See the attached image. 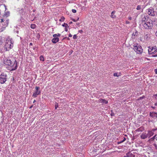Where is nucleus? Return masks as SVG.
Segmentation results:
<instances>
[{
    "instance_id": "f704fd0d",
    "label": "nucleus",
    "mask_w": 157,
    "mask_h": 157,
    "mask_svg": "<svg viewBox=\"0 0 157 157\" xmlns=\"http://www.w3.org/2000/svg\"><path fill=\"white\" fill-rule=\"evenodd\" d=\"M156 135H155L153 137L151 138V140H153L155 139V138L156 137Z\"/></svg>"
},
{
    "instance_id": "c9c22d12",
    "label": "nucleus",
    "mask_w": 157,
    "mask_h": 157,
    "mask_svg": "<svg viewBox=\"0 0 157 157\" xmlns=\"http://www.w3.org/2000/svg\"><path fill=\"white\" fill-rule=\"evenodd\" d=\"M1 22L2 23V25H3V22H4V21H5V20L4 19L2 18V19H1Z\"/></svg>"
},
{
    "instance_id": "412c9836",
    "label": "nucleus",
    "mask_w": 157,
    "mask_h": 157,
    "mask_svg": "<svg viewBox=\"0 0 157 157\" xmlns=\"http://www.w3.org/2000/svg\"><path fill=\"white\" fill-rule=\"evenodd\" d=\"M151 36L150 34H146L144 36V38L146 39H149L150 38Z\"/></svg>"
},
{
    "instance_id": "0e129e2a",
    "label": "nucleus",
    "mask_w": 157,
    "mask_h": 157,
    "mask_svg": "<svg viewBox=\"0 0 157 157\" xmlns=\"http://www.w3.org/2000/svg\"><path fill=\"white\" fill-rule=\"evenodd\" d=\"M33 107V105H31L30 107H29V108L30 109H31L32 107Z\"/></svg>"
},
{
    "instance_id": "a211bd4d",
    "label": "nucleus",
    "mask_w": 157,
    "mask_h": 157,
    "mask_svg": "<svg viewBox=\"0 0 157 157\" xmlns=\"http://www.w3.org/2000/svg\"><path fill=\"white\" fill-rule=\"evenodd\" d=\"M144 130V128L143 127H141L140 128H138L136 130L137 132H142Z\"/></svg>"
},
{
    "instance_id": "603ef678",
    "label": "nucleus",
    "mask_w": 157,
    "mask_h": 157,
    "mask_svg": "<svg viewBox=\"0 0 157 157\" xmlns=\"http://www.w3.org/2000/svg\"><path fill=\"white\" fill-rule=\"evenodd\" d=\"M73 52V50H71L69 52V53H70V54H72Z\"/></svg>"
},
{
    "instance_id": "c85d7f7f",
    "label": "nucleus",
    "mask_w": 157,
    "mask_h": 157,
    "mask_svg": "<svg viewBox=\"0 0 157 157\" xmlns=\"http://www.w3.org/2000/svg\"><path fill=\"white\" fill-rule=\"evenodd\" d=\"M111 113L110 114V115L112 117L114 116L115 115L114 113L113 112V110H111Z\"/></svg>"
},
{
    "instance_id": "e433bc0d",
    "label": "nucleus",
    "mask_w": 157,
    "mask_h": 157,
    "mask_svg": "<svg viewBox=\"0 0 157 157\" xmlns=\"http://www.w3.org/2000/svg\"><path fill=\"white\" fill-rule=\"evenodd\" d=\"M77 37L78 36H77L75 34L73 36V38L74 39H76L77 38Z\"/></svg>"
},
{
    "instance_id": "7c9ffc66",
    "label": "nucleus",
    "mask_w": 157,
    "mask_h": 157,
    "mask_svg": "<svg viewBox=\"0 0 157 157\" xmlns=\"http://www.w3.org/2000/svg\"><path fill=\"white\" fill-rule=\"evenodd\" d=\"M62 26L63 27H65L66 26H67V28L68 27V26L67 24L64 23L62 25Z\"/></svg>"
},
{
    "instance_id": "4c0bfd02",
    "label": "nucleus",
    "mask_w": 157,
    "mask_h": 157,
    "mask_svg": "<svg viewBox=\"0 0 157 157\" xmlns=\"http://www.w3.org/2000/svg\"><path fill=\"white\" fill-rule=\"evenodd\" d=\"M58 107V103H56V104H55V109H56Z\"/></svg>"
},
{
    "instance_id": "f3484780",
    "label": "nucleus",
    "mask_w": 157,
    "mask_h": 157,
    "mask_svg": "<svg viewBox=\"0 0 157 157\" xmlns=\"http://www.w3.org/2000/svg\"><path fill=\"white\" fill-rule=\"evenodd\" d=\"M25 9H22L21 10H19V13L20 14L22 15H23L25 14Z\"/></svg>"
},
{
    "instance_id": "ddd939ff",
    "label": "nucleus",
    "mask_w": 157,
    "mask_h": 157,
    "mask_svg": "<svg viewBox=\"0 0 157 157\" xmlns=\"http://www.w3.org/2000/svg\"><path fill=\"white\" fill-rule=\"evenodd\" d=\"M154 133L152 131H149L148 132V133L147 134V135H148V137L149 138L151 136H152L154 135Z\"/></svg>"
},
{
    "instance_id": "de8ad7c7",
    "label": "nucleus",
    "mask_w": 157,
    "mask_h": 157,
    "mask_svg": "<svg viewBox=\"0 0 157 157\" xmlns=\"http://www.w3.org/2000/svg\"><path fill=\"white\" fill-rule=\"evenodd\" d=\"M124 142V141H123V140H121V141H120V142H118L117 143V144H121V143H122L123 142Z\"/></svg>"
},
{
    "instance_id": "a18cd8bd",
    "label": "nucleus",
    "mask_w": 157,
    "mask_h": 157,
    "mask_svg": "<svg viewBox=\"0 0 157 157\" xmlns=\"http://www.w3.org/2000/svg\"><path fill=\"white\" fill-rule=\"evenodd\" d=\"M67 26H66L65 27V31L66 32H67L68 31V29H67Z\"/></svg>"
},
{
    "instance_id": "dca6fc26",
    "label": "nucleus",
    "mask_w": 157,
    "mask_h": 157,
    "mask_svg": "<svg viewBox=\"0 0 157 157\" xmlns=\"http://www.w3.org/2000/svg\"><path fill=\"white\" fill-rule=\"evenodd\" d=\"M149 49L148 50V53L149 55H152V54H151V53H152V51L153 50V48L149 47Z\"/></svg>"
},
{
    "instance_id": "cd10ccee",
    "label": "nucleus",
    "mask_w": 157,
    "mask_h": 157,
    "mask_svg": "<svg viewBox=\"0 0 157 157\" xmlns=\"http://www.w3.org/2000/svg\"><path fill=\"white\" fill-rule=\"evenodd\" d=\"M65 17L63 16H62L60 19L59 20L60 21H63L65 20Z\"/></svg>"
},
{
    "instance_id": "6e6d98bb",
    "label": "nucleus",
    "mask_w": 157,
    "mask_h": 157,
    "mask_svg": "<svg viewBox=\"0 0 157 157\" xmlns=\"http://www.w3.org/2000/svg\"><path fill=\"white\" fill-rule=\"evenodd\" d=\"M132 19V18L131 17H128V19L129 20H131Z\"/></svg>"
},
{
    "instance_id": "ea45409f",
    "label": "nucleus",
    "mask_w": 157,
    "mask_h": 157,
    "mask_svg": "<svg viewBox=\"0 0 157 157\" xmlns=\"http://www.w3.org/2000/svg\"><path fill=\"white\" fill-rule=\"evenodd\" d=\"M72 11L73 13H75L77 11H76V10H75V9H72Z\"/></svg>"
},
{
    "instance_id": "864d4df0",
    "label": "nucleus",
    "mask_w": 157,
    "mask_h": 157,
    "mask_svg": "<svg viewBox=\"0 0 157 157\" xmlns=\"http://www.w3.org/2000/svg\"><path fill=\"white\" fill-rule=\"evenodd\" d=\"M155 74H157V69H155Z\"/></svg>"
},
{
    "instance_id": "13d9d810",
    "label": "nucleus",
    "mask_w": 157,
    "mask_h": 157,
    "mask_svg": "<svg viewBox=\"0 0 157 157\" xmlns=\"http://www.w3.org/2000/svg\"><path fill=\"white\" fill-rule=\"evenodd\" d=\"M72 23H73V22L72 21H70L69 23V24L71 25V24Z\"/></svg>"
},
{
    "instance_id": "f257e3e1",
    "label": "nucleus",
    "mask_w": 157,
    "mask_h": 157,
    "mask_svg": "<svg viewBox=\"0 0 157 157\" xmlns=\"http://www.w3.org/2000/svg\"><path fill=\"white\" fill-rule=\"evenodd\" d=\"M13 47V45L11 40H6L4 50L6 51H9Z\"/></svg>"
},
{
    "instance_id": "9d476101",
    "label": "nucleus",
    "mask_w": 157,
    "mask_h": 157,
    "mask_svg": "<svg viewBox=\"0 0 157 157\" xmlns=\"http://www.w3.org/2000/svg\"><path fill=\"white\" fill-rule=\"evenodd\" d=\"M98 101L99 102L104 103L105 104H106L108 103V101L105 99H102L101 98L99 99Z\"/></svg>"
},
{
    "instance_id": "e2e57ef3",
    "label": "nucleus",
    "mask_w": 157,
    "mask_h": 157,
    "mask_svg": "<svg viewBox=\"0 0 157 157\" xmlns=\"http://www.w3.org/2000/svg\"><path fill=\"white\" fill-rule=\"evenodd\" d=\"M144 98V97L143 96L142 97H140V99H143Z\"/></svg>"
},
{
    "instance_id": "bf43d9fd",
    "label": "nucleus",
    "mask_w": 157,
    "mask_h": 157,
    "mask_svg": "<svg viewBox=\"0 0 157 157\" xmlns=\"http://www.w3.org/2000/svg\"><path fill=\"white\" fill-rule=\"evenodd\" d=\"M126 140V139L125 137H124V139L123 140V141H124Z\"/></svg>"
},
{
    "instance_id": "20e7f679",
    "label": "nucleus",
    "mask_w": 157,
    "mask_h": 157,
    "mask_svg": "<svg viewBox=\"0 0 157 157\" xmlns=\"http://www.w3.org/2000/svg\"><path fill=\"white\" fill-rule=\"evenodd\" d=\"M146 11L148 14L151 17H154L156 14V10L155 11L154 9L152 7H151L148 9H147Z\"/></svg>"
},
{
    "instance_id": "a878e982",
    "label": "nucleus",
    "mask_w": 157,
    "mask_h": 157,
    "mask_svg": "<svg viewBox=\"0 0 157 157\" xmlns=\"http://www.w3.org/2000/svg\"><path fill=\"white\" fill-rule=\"evenodd\" d=\"M35 35L36 36V38L38 39H39V38H40V34L39 33H35Z\"/></svg>"
},
{
    "instance_id": "bb28decb",
    "label": "nucleus",
    "mask_w": 157,
    "mask_h": 157,
    "mask_svg": "<svg viewBox=\"0 0 157 157\" xmlns=\"http://www.w3.org/2000/svg\"><path fill=\"white\" fill-rule=\"evenodd\" d=\"M40 61H44V58L43 56L41 55L40 57Z\"/></svg>"
},
{
    "instance_id": "0eeeda50",
    "label": "nucleus",
    "mask_w": 157,
    "mask_h": 157,
    "mask_svg": "<svg viewBox=\"0 0 157 157\" xmlns=\"http://www.w3.org/2000/svg\"><path fill=\"white\" fill-rule=\"evenodd\" d=\"M35 89L36 90L33 93L32 96L34 98H36L38 95H40L41 92L39 87L36 86L35 87Z\"/></svg>"
},
{
    "instance_id": "69168bd1",
    "label": "nucleus",
    "mask_w": 157,
    "mask_h": 157,
    "mask_svg": "<svg viewBox=\"0 0 157 157\" xmlns=\"http://www.w3.org/2000/svg\"><path fill=\"white\" fill-rule=\"evenodd\" d=\"M79 20V17H78L77 18V19L76 20V21H78Z\"/></svg>"
},
{
    "instance_id": "2eb2a0df",
    "label": "nucleus",
    "mask_w": 157,
    "mask_h": 157,
    "mask_svg": "<svg viewBox=\"0 0 157 157\" xmlns=\"http://www.w3.org/2000/svg\"><path fill=\"white\" fill-rule=\"evenodd\" d=\"M115 13V11H113L111 13V15L110 17L111 18H114L116 17V16L115 15H114V13Z\"/></svg>"
},
{
    "instance_id": "a19ab883",
    "label": "nucleus",
    "mask_w": 157,
    "mask_h": 157,
    "mask_svg": "<svg viewBox=\"0 0 157 157\" xmlns=\"http://www.w3.org/2000/svg\"><path fill=\"white\" fill-rule=\"evenodd\" d=\"M151 56L153 57H156L157 56V53L156 54H153L151 55Z\"/></svg>"
},
{
    "instance_id": "37998d69",
    "label": "nucleus",
    "mask_w": 157,
    "mask_h": 157,
    "mask_svg": "<svg viewBox=\"0 0 157 157\" xmlns=\"http://www.w3.org/2000/svg\"><path fill=\"white\" fill-rule=\"evenodd\" d=\"M154 96L155 97V99L157 100V94L154 95Z\"/></svg>"
},
{
    "instance_id": "3c124183",
    "label": "nucleus",
    "mask_w": 157,
    "mask_h": 157,
    "mask_svg": "<svg viewBox=\"0 0 157 157\" xmlns=\"http://www.w3.org/2000/svg\"><path fill=\"white\" fill-rule=\"evenodd\" d=\"M125 23L126 24H129L130 23V22L129 21H125Z\"/></svg>"
},
{
    "instance_id": "72a5a7b5",
    "label": "nucleus",
    "mask_w": 157,
    "mask_h": 157,
    "mask_svg": "<svg viewBox=\"0 0 157 157\" xmlns=\"http://www.w3.org/2000/svg\"><path fill=\"white\" fill-rule=\"evenodd\" d=\"M113 76L115 77L116 76L117 77H119L120 76V75H117V73H114L113 74Z\"/></svg>"
},
{
    "instance_id": "052dcab7",
    "label": "nucleus",
    "mask_w": 157,
    "mask_h": 157,
    "mask_svg": "<svg viewBox=\"0 0 157 157\" xmlns=\"http://www.w3.org/2000/svg\"><path fill=\"white\" fill-rule=\"evenodd\" d=\"M7 40L8 39H12V38H10V37H8L6 39Z\"/></svg>"
},
{
    "instance_id": "6ab92c4d",
    "label": "nucleus",
    "mask_w": 157,
    "mask_h": 157,
    "mask_svg": "<svg viewBox=\"0 0 157 157\" xmlns=\"http://www.w3.org/2000/svg\"><path fill=\"white\" fill-rule=\"evenodd\" d=\"M142 25H143V24H144V23H145V22L147 21V19L146 18V17H145L144 16L142 18Z\"/></svg>"
},
{
    "instance_id": "09e8293b",
    "label": "nucleus",
    "mask_w": 157,
    "mask_h": 157,
    "mask_svg": "<svg viewBox=\"0 0 157 157\" xmlns=\"http://www.w3.org/2000/svg\"><path fill=\"white\" fill-rule=\"evenodd\" d=\"M17 36L18 37L17 38V39H21V37L20 36H19L18 35H17Z\"/></svg>"
},
{
    "instance_id": "c03bdc74",
    "label": "nucleus",
    "mask_w": 157,
    "mask_h": 157,
    "mask_svg": "<svg viewBox=\"0 0 157 157\" xmlns=\"http://www.w3.org/2000/svg\"><path fill=\"white\" fill-rule=\"evenodd\" d=\"M154 22L155 24L156 25H157V20L154 21Z\"/></svg>"
},
{
    "instance_id": "8fccbe9b",
    "label": "nucleus",
    "mask_w": 157,
    "mask_h": 157,
    "mask_svg": "<svg viewBox=\"0 0 157 157\" xmlns=\"http://www.w3.org/2000/svg\"><path fill=\"white\" fill-rule=\"evenodd\" d=\"M71 20L73 21L74 22H76V20H75V19H73V18H71Z\"/></svg>"
},
{
    "instance_id": "5fc2aeb1",
    "label": "nucleus",
    "mask_w": 157,
    "mask_h": 157,
    "mask_svg": "<svg viewBox=\"0 0 157 157\" xmlns=\"http://www.w3.org/2000/svg\"><path fill=\"white\" fill-rule=\"evenodd\" d=\"M60 34H59V33H58L57 34V37H59V36H60Z\"/></svg>"
},
{
    "instance_id": "f03ea898",
    "label": "nucleus",
    "mask_w": 157,
    "mask_h": 157,
    "mask_svg": "<svg viewBox=\"0 0 157 157\" xmlns=\"http://www.w3.org/2000/svg\"><path fill=\"white\" fill-rule=\"evenodd\" d=\"M134 50L137 53L140 54L143 51L142 47L138 44H135L133 45Z\"/></svg>"
},
{
    "instance_id": "4468645a",
    "label": "nucleus",
    "mask_w": 157,
    "mask_h": 157,
    "mask_svg": "<svg viewBox=\"0 0 157 157\" xmlns=\"http://www.w3.org/2000/svg\"><path fill=\"white\" fill-rule=\"evenodd\" d=\"M10 12L9 11L5 12L4 14V16L6 17H8L10 16Z\"/></svg>"
},
{
    "instance_id": "338daca9",
    "label": "nucleus",
    "mask_w": 157,
    "mask_h": 157,
    "mask_svg": "<svg viewBox=\"0 0 157 157\" xmlns=\"http://www.w3.org/2000/svg\"><path fill=\"white\" fill-rule=\"evenodd\" d=\"M155 34L156 36H157V31H156L155 33Z\"/></svg>"
},
{
    "instance_id": "c756f323",
    "label": "nucleus",
    "mask_w": 157,
    "mask_h": 157,
    "mask_svg": "<svg viewBox=\"0 0 157 157\" xmlns=\"http://www.w3.org/2000/svg\"><path fill=\"white\" fill-rule=\"evenodd\" d=\"M59 40H52V41L53 43H56Z\"/></svg>"
},
{
    "instance_id": "f8f14e48",
    "label": "nucleus",
    "mask_w": 157,
    "mask_h": 157,
    "mask_svg": "<svg viewBox=\"0 0 157 157\" xmlns=\"http://www.w3.org/2000/svg\"><path fill=\"white\" fill-rule=\"evenodd\" d=\"M147 137H148V135H147V134L146 133H144V132L142 133L140 136V138L141 139H145L147 138Z\"/></svg>"
},
{
    "instance_id": "b1692460",
    "label": "nucleus",
    "mask_w": 157,
    "mask_h": 157,
    "mask_svg": "<svg viewBox=\"0 0 157 157\" xmlns=\"http://www.w3.org/2000/svg\"><path fill=\"white\" fill-rule=\"evenodd\" d=\"M36 27V25L35 24H32L30 25V28L32 29H34Z\"/></svg>"
},
{
    "instance_id": "473e14b6",
    "label": "nucleus",
    "mask_w": 157,
    "mask_h": 157,
    "mask_svg": "<svg viewBox=\"0 0 157 157\" xmlns=\"http://www.w3.org/2000/svg\"><path fill=\"white\" fill-rule=\"evenodd\" d=\"M141 9V6L140 5H138L136 9L137 10H140Z\"/></svg>"
},
{
    "instance_id": "39448f33",
    "label": "nucleus",
    "mask_w": 157,
    "mask_h": 157,
    "mask_svg": "<svg viewBox=\"0 0 157 157\" xmlns=\"http://www.w3.org/2000/svg\"><path fill=\"white\" fill-rule=\"evenodd\" d=\"M13 62H14L13 63L12 61L11 63V64L9 66L10 67V71H13L16 70L17 67V62L16 60L15 59L14 61H13Z\"/></svg>"
},
{
    "instance_id": "aec40b11",
    "label": "nucleus",
    "mask_w": 157,
    "mask_h": 157,
    "mask_svg": "<svg viewBox=\"0 0 157 157\" xmlns=\"http://www.w3.org/2000/svg\"><path fill=\"white\" fill-rule=\"evenodd\" d=\"M144 17H146V18L147 19V21H152L150 19V18L148 16H145Z\"/></svg>"
},
{
    "instance_id": "4d7b16f0",
    "label": "nucleus",
    "mask_w": 157,
    "mask_h": 157,
    "mask_svg": "<svg viewBox=\"0 0 157 157\" xmlns=\"http://www.w3.org/2000/svg\"><path fill=\"white\" fill-rule=\"evenodd\" d=\"M72 36V35L70 33L69 34V37H71Z\"/></svg>"
},
{
    "instance_id": "423d86ee",
    "label": "nucleus",
    "mask_w": 157,
    "mask_h": 157,
    "mask_svg": "<svg viewBox=\"0 0 157 157\" xmlns=\"http://www.w3.org/2000/svg\"><path fill=\"white\" fill-rule=\"evenodd\" d=\"M6 74L2 73L0 75V83L1 84L4 83L6 81Z\"/></svg>"
},
{
    "instance_id": "1a4fd4ad",
    "label": "nucleus",
    "mask_w": 157,
    "mask_h": 157,
    "mask_svg": "<svg viewBox=\"0 0 157 157\" xmlns=\"http://www.w3.org/2000/svg\"><path fill=\"white\" fill-rule=\"evenodd\" d=\"M12 61H11L10 59H6L4 60V63L8 66L11 64V63Z\"/></svg>"
},
{
    "instance_id": "4be33fe9",
    "label": "nucleus",
    "mask_w": 157,
    "mask_h": 157,
    "mask_svg": "<svg viewBox=\"0 0 157 157\" xmlns=\"http://www.w3.org/2000/svg\"><path fill=\"white\" fill-rule=\"evenodd\" d=\"M54 38H53L52 39H59V38L57 37V34H54L53 35Z\"/></svg>"
},
{
    "instance_id": "49530a36",
    "label": "nucleus",
    "mask_w": 157,
    "mask_h": 157,
    "mask_svg": "<svg viewBox=\"0 0 157 157\" xmlns=\"http://www.w3.org/2000/svg\"><path fill=\"white\" fill-rule=\"evenodd\" d=\"M83 30H80L78 31V32L80 33H82L83 32Z\"/></svg>"
},
{
    "instance_id": "7ed1b4c3",
    "label": "nucleus",
    "mask_w": 157,
    "mask_h": 157,
    "mask_svg": "<svg viewBox=\"0 0 157 157\" xmlns=\"http://www.w3.org/2000/svg\"><path fill=\"white\" fill-rule=\"evenodd\" d=\"M146 29H151L153 27L152 21H147L142 25Z\"/></svg>"
},
{
    "instance_id": "2f4dec72",
    "label": "nucleus",
    "mask_w": 157,
    "mask_h": 157,
    "mask_svg": "<svg viewBox=\"0 0 157 157\" xmlns=\"http://www.w3.org/2000/svg\"><path fill=\"white\" fill-rule=\"evenodd\" d=\"M130 153L129 152H128V153H126V155L124 156V157H129L130 156L129 155L130 154Z\"/></svg>"
},
{
    "instance_id": "5701e85b",
    "label": "nucleus",
    "mask_w": 157,
    "mask_h": 157,
    "mask_svg": "<svg viewBox=\"0 0 157 157\" xmlns=\"http://www.w3.org/2000/svg\"><path fill=\"white\" fill-rule=\"evenodd\" d=\"M154 50H155V51H154L153 52H152V53H151V54H152V55L155 53L157 52V48L156 46L155 47V48H154Z\"/></svg>"
},
{
    "instance_id": "6e6552de",
    "label": "nucleus",
    "mask_w": 157,
    "mask_h": 157,
    "mask_svg": "<svg viewBox=\"0 0 157 157\" xmlns=\"http://www.w3.org/2000/svg\"><path fill=\"white\" fill-rule=\"evenodd\" d=\"M139 33L136 30H135V33H133L132 34V39H137L138 38Z\"/></svg>"
},
{
    "instance_id": "58836bf2",
    "label": "nucleus",
    "mask_w": 157,
    "mask_h": 157,
    "mask_svg": "<svg viewBox=\"0 0 157 157\" xmlns=\"http://www.w3.org/2000/svg\"><path fill=\"white\" fill-rule=\"evenodd\" d=\"M153 145L155 147L156 149L157 150V145L156 144H154Z\"/></svg>"
},
{
    "instance_id": "680f3d73",
    "label": "nucleus",
    "mask_w": 157,
    "mask_h": 157,
    "mask_svg": "<svg viewBox=\"0 0 157 157\" xmlns=\"http://www.w3.org/2000/svg\"><path fill=\"white\" fill-rule=\"evenodd\" d=\"M156 15H157V8L156 9Z\"/></svg>"
},
{
    "instance_id": "393cba45",
    "label": "nucleus",
    "mask_w": 157,
    "mask_h": 157,
    "mask_svg": "<svg viewBox=\"0 0 157 157\" xmlns=\"http://www.w3.org/2000/svg\"><path fill=\"white\" fill-rule=\"evenodd\" d=\"M9 19H7L6 21V23L5 24H3V25L4 26H7L8 23H9Z\"/></svg>"
},
{
    "instance_id": "774afa93",
    "label": "nucleus",
    "mask_w": 157,
    "mask_h": 157,
    "mask_svg": "<svg viewBox=\"0 0 157 157\" xmlns=\"http://www.w3.org/2000/svg\"><path fill=\"white\" fill-rule=\"evenodd\" d=\"M33 45V44L32 43H31L29 44V45Z\"/></svg>"
},
{
    "instance_id": "9b49d317",
    "label": "nucleus",
    "mask_w": 157,
    "mask_h": 157,
    "mask_svg": "<svg viewBox=\"0 0 157 157\" xmlns=\"http://www.w3.org/2000/svg\"><path fill=\"white\" fill-rule=\"evenodd\" d=\"M149 115L151 117L153 118L155 117L157 118V113L155 112H153L152 113L150 112Z\"/></svg>"
},
{
    "instance_id": "79ce46f5",
    "label": "nucleus",
    "mask_w": 157,
    "mask_h": 157,
    "mask_svg": "<svg viewBox=\"0 0 157 157\" xmlns=\"http://www.w3.org/2000/svg\"><path fill=\"white\" fill-rule=\"evenodd\" d=\"M62 39H70L67 37H63Z\"/></svg>"
}]
</instances>
